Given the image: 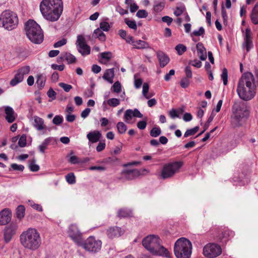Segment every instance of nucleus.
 I'll use <instances>...</instances> for the list:
<instances>
[{
    "label": "nucleus",
    "mask_w": 258,
    "mask_h": 258,
    "mask_svg": "<svg viewBox=\"0 0 258 258\" xmlns=\"http://www.w3.org/2000/svg\"><path fill=\"white\" fill-rule=\"evenodd\" d=\"M161 19L163 22L166 23L168 26L170 25L173 21L172 18L167 16L163 17Z\"/></svg>",
    "instance_id": "338daca9"
},
{
    "label": "nucleus",
    "mask_w": 258,
    "mask_h": 258,
    "mask_svg": "<svg viewBox=\"0 0 258 258\" xmlns=\"http://www.w3.org/2000/svg\"><path fill=\"white\" fill-rule=\"evenodd\" d=\"M33 118V125L38 131H41L46 128L44 123V120L42 118L37 116H34Z\"/></svg>",
    "instance_id": "a878e982"
},
{
    "label": "nucleus",
    "mask_w": 258,
    "mask_h": 258,
    "mask_svg": "<svg viewBox=\"0 0 258 258\" xmlns=\"http://www.w3.org/2000/svg\"><path fill=\"white\" fill-rule=\"evenodd\" d=\"M78 51L83 56L90 54L91 47L87 44L86 39L83 35H79L76 42Z\"/></svg>",
    "instance_id": "f8f14e48"
},
{
    "label": "nucleus",
    "mask_w": 258,
    "mask_h": 258,
    "mask_svg": "<svg viewBox=\"0 0 258 258\" xmlns=\"http://www.w3.org/2000/svg\"><path fill=\"white\" fill-rule=\"evenodd\" d=\"M222 253L221 246L216 243H210L206 244L203 248V254L209 258H214Z\"/></svg>",
    "instance_id": "9b49d317"
},
{
    "label": "nucleus",
    "mask_w": 258,
    "mask_h": 258,
    "mask_svg": "<svg viewBox=\"0 0 258 258\" xmlns=\"http://www.w3.org/2000/svg\"><path fill=\"white\" fill-rule=\"evenodd\" d=\"M191 252V242L186 238L181 237L175 242L174 253L176 258H189Z\"/></svg>",
    "instance_id": "39448f33"
},
{
    "label": "nucleus",
    "mask_w": 258,
    "mask_h": 258,
    "mask_svg": "<svg viewBox=\"0 0 258 258\" xmlns=\"http://www.w3.org/2000/svg\"><path fill=\"white\" fill-rule=\"evenodd\" d=\"M150 134L152 137H157L161 134V130L159 127H154L151 130Z\"/></svg>",
    "instance_id": "ea45409f"
},
{
    "label": "nucleus",
    "mask_w": 258,
    "mask_h": 258,
    "mask_svg": "<svg viewBox=\"0 0 258 258\" xmlns=\"http://www.w3.org/2000/svg\"><path fill=\"white\" fill-rule=\"evenodd\" d=\"M52 140H53V138L52 137H48L45 139L42 144L38 147L39 151L44 153L45 152V150L47 149L48 145Z\"/></svg>",
    "instance_id": "c85d7f7f"
},
{
    "label": "nucleus",
    "mask_w": 258,
    "mask_h": 258,
    "mask_svg": "<svg viewBox=\"0 0 258 258\" xmlns=\"http://www.w3.org/2000/svg\"><path fill=\"white\" fill-rule=\"evenodd\" d=\"M26 34L34 43L40 44L43 40V34L40 26L34 20H29L25 24Z\"/></svg>",
    "instance_id": "20e7f679"
},
{
    "label": "nucleus",
    "mask_w": 258,
    "mask_h": 258,
    "mask_svg": "<svg viewBox=\"0 0 258 258\" xmlns=\"http://www.w3.org/2000/svg\"><path fill=\"white\" fill-rule=\"evenodd\" d=\"M165 6V3L164 2H160L154 5V10L156 12H161Z\"/></svg>",
    "instance_id": "de8ad7c7"
},
{
    "label": "nucleus",
    "mask_w": 258,
    "mask_h": 258,
    "mask_svg": "<svg viewBox=\"0 0 258 258\" xmlns=\"http://www.w3.org/2000/svg\"><path fill=\"white\" fill-rule=\"evenodd\" d=\"M121 86L120 82L116 81L113 84L112 89L114 92L118 93L121 91Z\"/></svg>",
    "instance_id": "09e8293b"
},
{
    "label": "nucleus",
    "mask_w": 258,
    "mask_h": 258,
    "mask_svg": "<svg viewBox=\"0 0 258 258\" xmlns=\"http://www.w3.org/2000/svg\"><path fill=\"white\" fill-rule=\"evenodd\" d=\"M238 86L240 94L242 96L244 94V87L248 89L255 90V79L253 74L250 72L244 73L239 81Z\"/></svg>",
    "instance_id": "6e6552de"
},
{
    "label": "nucleus",
    "mask_w": 258,
    "mask_h": 258,
    "mask_svg": "<svg viewBox=\"0 0 258 258\" xmlns=\"http://www.w3.org/2000/svg\"><path fill=\"white\" fill-rule=\"evenodd\" d=\"M116 127L118 133L121 134L125 133L127 129L126 125L123 122H118Z\"/></svg>",
    "instance_id": "e433bc0d"
},
{
    "label": "nucleus",
    "mask_w": 258,
    "mask_h": 258,
    "mask_svg": "<svg viewBox=\"0 0 258 258\" xmlns=\"http://www.w3.org/2000/svg\"><path fill=\"white\" fill-rule=\"evenodd\" d=\"M93 35L94 37H97L101 41H104L106 40L105 35L99 28L94 30Z\"/></svg>",
    "instance_id": "c756f323"
},
{
    "label": "nucleus",
    "mask_w": 258,
    "mask_h": 258,
    "mask_svg": "<svg viewBox=\"0 0 258 258\" xmlns=\"http://www.w3.org/2000/svg\"><path fill=\"white\" fill-rule=\"evenodd\" d=\"M185 73L186 77L188 79H191L192 77V73L191 68L189 66H186L185 68Z\"/></svg>",
    "instance_id": "052dcab7"
},
{
    "label": "nucleus",
    "mask_w": 258,
    "mask_h": 258,
    "mask_svg": "<svg viewBox=\"0 0 258 258\" xmlns=\"http://www.w3.org/2000/svg\"><path fill=\"white\" fill-rule=\"evenodd\" d=\"M124 22L129 28L135 30L137 29V25L135 21L129 20L127 19H125Z\"/></svg>",
    "instance_id": "a18cd8bd"
},
{
    "label": "nucleus",
    "mask_w": 258,
    "mask_h": 258,
    "mask_svg": "<svg viewBox=\"0 0 258 258\" xmlns=\"http://www.w3.org/2000/svg\"><path fill=\"white\" fill-rule=\"evenodd\" d=\"M185 11V8L184 6H180L176 8L174 12V14L176 16H180Z\"/></svg>",
    "instance_id": "8fccbe9b"
},
{
    "label": "nucleus",
    "mask_w": 258,
    "mask_h": 258,
    "mask_svg": "<svg viewBox=\"0 0 258 258\" xmlns=\"http://www.w3.org/2000/svg\"><path fill=\"white\" fill-rule=\"evenodd\" d=\"M123 174L125 178L132 180L140 175V172L138 169H135L133 170H125Z\"/></svg>",
    "instance_id": "b1692460"
},
{
    "label": "nucleus",
    "mask_w": 258,
    "mask_h": 258,
    "mask_svg": "<svg viewBox=\"0 0 258 258\" xmlns=\"http://www.w3.org/2000/svg\"><path fill=\"white\" fill-rule=\"evenodd\" d=\"M20 239L23 247L30 250L38 249L41 244L40 233L35 228H29L23 231L20 235Z\"/></svg>",
    "instance_id": "7ed1b4c3"
},
{
    "label": "nucleus",
    "mask_w": 258,
    "mask_h": 258,
    "mask_svg": "<svg viewBox=\"0 0 258 258\" xmlns=\"http://www.w3.org/2000/svg\"><path fill=\"white\" fill-rule=\"evenodd\" d=\"M244 94L243 96L241 95L239 91V86H237V92L239 97L242 100L248 101L252 99L255 94V89H248L246 87H244Z\"/></svg>",
    "instance_id": "f3484780"
},
{
    "label": "nucleus",
    "mask_w": 258,
    "mask_h": 258,
    "mask_svg": "<svg viewBox=\"0 0 258 258\" xmlns=\"http://www.w3.org/2000/svg\"><path fill=\"white\" fill-rule=\"evenodd\" d=\"M66 179L67 181L71 184L75 183L76 178L74 174L72 172L68 173L66 176Z\"/></svg>",
    "instance_id": "a19ab883"
},
{
    "label": "nucleus",
    "mask_w": 258,
    "mask_h": 258,
    "mask_svg": "<svg viewBox=\"0 0 258 258\" xmlns=\"http://www.w3.org/2000/svg\"><path fill=\"white\" fill-rule=\"evenodd\" d=\"M134 48L141 49L144 48H149L150 46L149 44L145 41L138 40L135 41L134 44H133Z\"/></svg>",
    "instance_id": "cd10ccee"
},
{
    "label": "nucleus",
    "mask_w": 258,
    "mask_h": 258,
    "mask_svg": "<svg viewBox=\"0 0 258 258\" xmlns=\"http://www.w3.org/2000/svg\"><path fill=\"white\" fill-rule=\"evenodd\" d=\"M12 213L8 209L3 210L0 212V225H4L11 220Z\"/></svg>",
    "instance_id": "a211bd4d"
},
{
    "label": "nucleus",
    "mask_w": 258,
    "mask_h": 258,
    "mask_svg": "<svg viewBox=\"0 0 258 258\" xmlns=\"http://www.w3.org/2000/svg\"><path fill=\"white\" fill-rule=\"evenodd\" d=\"M175 50L177 53L181 55L186 50V47L184 45L179 44L176 46Z\"/></svg>",
    "instance_id": "49530a36"
},
{
    "label": "nucleus",
    "mask_w": 258,
    "mask_h": 258,
    "mask_svg": "<svg viewBox=\"0 0 258 258\" xmlns=\"http://www.w3.org/2000/svg\"><path fill=\"white\" fill-rule=\"evenodd\" d=\"M27 137L26 135H23L21 136L18 141V145L21 147H24L26 146Z\"/></svg>",
    "instance_id": "3c124183"
},
{
    "label": "nucleus",
    "mask_w": 258,
    "mask_h": 258,
    "mask_svg": "<svg viewBox=\"0 0 258 258\" xmlns=\"http://www.w3.org/2000/svg\"><path fill=\"white\" fill-rule=\"evenodd\" d=\"M143 246L154 255L171 258L168 250L162 245V240L158 235H149L142 240Z\"/></svg>",
    "instance_id": "f03ea898"
},
{
    "label": "nucleus",
    "mask_w": 258,
    "mask_h": 258,
    "mask_svg": "<svg viewBox=\"0 0 258 258\" xmlns=\"http://www.w3.org/2000/svg\"><path fill=\"white\" fill-rule=\"evenodd\" d=\"M18 23L17 15L9 10L4 11L0 14V27L6 30L11 31L15 29Z\"/></svg>",
    "instance_id": "423d86ee"
},
{
    "label": "nucleus",
    "mask_w": 258,
    "mask_h": 258,
    "mask_svg": "<svg viewBox=\"0 0 258 258\" xmlns=\"http://www.w3.org/2000/svg\"><path fill=\"white\" fill-rule=\"evenodd\" d=\"M25 208L24 206L20 205L16 209L17 217L20 219L23 218L25 215Z\"/></svg>",
    "instance_id": "7c9ffc66"
},
{
    "label": "nucleus",
    "mask_w": 258,
    "mask_h": 258,
    "mask_svg": "<svg viewBox=\"0 0 258 258\" xmlns=\"http://www.w3.org/2000/svg\"><path fill=\"white\" fill-rule=\"evenodd\" d=\"M190 84L189 79L183 78L180 81V86L183 88H187Z\"/></svg>",
    "instance_id": "603ef678"
},
{
    "label": "nucleus",
    "mask_w": 258,
    "mask_h": 258,
    "mask_svg": "<svg viewBox=\"0 0 258 258\" xmlns=\"http://www.w3.org/2000/svg\"><path fill=\"white\" fill-rule=\"evenodd\" d=\"M29 72L30 67L29 66L22 67L18 70L14 78L11 81L10 85L12 86H15L21 82L23 80L24 76L28 74Z\"/></svg>",
    "instance_id": "4468645a"
},
{
    "label": "nucleus",
    "mask_w": 258,
    "mask_h": 258,
    "mask_svg": "<svg viewBox=\"0 0 258 258\" xmlns=\"http://www.w3.org/2000/svg\"><path fill=\"white\" fill-rule=\"evenodd\" d=\"M69 162L71 164H75L81 163L79 159L76 156H71L69 160Z\"/></svg>",
    "instance_id": "69168bd1"
},
{
    "label": "nucleus",
    "mask_w": 258,
    "mask_h": 258,
    "mask_svg": "<svg viewBox=\"0 0 258 258\" xmlns=\"http://www.w3.org/2000/svg\"><path fill=\"white\" fill-rule=\"evenodd\" d=\"M123 233V231L121 230V228L118 227H110L107 230V235L111 238L119 237Z\"/></svg>",
    "instance_id": "412c9836"
},
{
    "label": "nucleus",
    "mask_w": 258,
    "mask_h": 258,
    "mask_svg": "<svg viewBox=\"0 0 258 258\" xmlns=\"http://www.w3.org/2000/svg\"><path fill=\"white\" fill-rule=\"evenodd\" d=\"M183 165L181 161H177L168 163L164 166L161 176L163 179L170 178L173 176Z\"/></svg>",
    "instance_id": "9d476101"
},
{
    "label": "nucleus",
    "mask_w": 258,
    "mask_h": 258,
    "mask_svg": "<svg viewBox=\"0 0 258 258\" xmlns=\"http://www.w3.org/2000/svg\"><path fill=\"white\" fill-rule=\"evenodd\" d=\"M149 86L147 83H144L143 86V90L142 94L147 99H149L151 96L148 95V92L149 91Z\"/></svg>",
    "instance_id": "c03bdc74"
},
{
    "label": "nucleus",
    "mask_w": 258,
    "mask_h": 258,
    "mask_svg": "<svg viewBox=\"0 0 258 258\" xmlns=\"http://www.w3.org/2000/svg\"><path fill=\"white\" fill-rule=\"evenodd\" d=\"M45 78L42 75H40L38 76L36 81V84L39 88H40V89L43 88L45 85Z\"/></svg>",
    "instance_id": "c9c22d12"
},
{
    "label": "nucleus",
    "mask_w": 258,
    "mask_h": 258,
    "mask_svg": "<svg viewBox=\"0 0 258 258\" xmlns=\"http://www.w3.org/2000/svg\"><path fill=\"white\" fill-rule=\"evenodd\" d=\"M148 14L146 11L144 10H140L137 12L136 16L140 18H145L148 16Z\"/></svg>",
    "instance_id": "5fc2aeb1"
},
{
    "label": "nucleus",
    "mask_w": 258,
    "mask_h": 258,
    "mask_svg": "<svg viewBox=\"0 0 258 258\" xmlns=\"http://www.w3.org/2000/svg\"><path fill=\"white\" fill-rule=\"evenodd\" d=\"M67 43V40L66 39H62L61 40L55 42L53 46L55 48L59 47L65 45Z\"/></svg>",
    "instance_id": "680f3d73"
},
{
    "label": "nucleus",
    "mask_w": 258,
    "mask_h": 258,
    "mask_svg": "<svg viewBox=\"0 0 258 258\" xmlns=\"http://www.w3.org/2000/svg\"><path fill=\"white\" fill-rule=\"evenodd\" d=\"M157 56L158 58L161 67H164L169 61V57L163 51H158L157 52Z\"/></svg>",
    "instance_id": "4be33fe9"
},
{
    "label": "nucleus",
    "mask_w": 258,
    "mask_h": 258,
    "mask_svg": "<svg viewBox=\"0 0 258 258\" xmlns=\"http://www.w3.org/2000/svg\"><path fill=\"white\" fill-rule=\"evenodd\" d=\"M79 246L83 247L86 250L91 252H97L101 248L102 242L99 240H96L93 236H90L86 240H82V243Z\"/></svg>",
    "instance_id": "1a4fd4ad"
},
{
    "label": "nucleus",
    "mask_w": 258,
    "mask_h": 258,
    "mask_svg": "<svg viewBox=\"0 0 258 258\" xmlns=\"http://www.w3.org/2000/svg\"><path fill=\"white\" fill-rule=\"evenodd\" d=\"M11 167L14 170L23 171L24 169V167L22 165H18L16 163L11 164Z\"/></svg>",
    "instance_id": "e2e57ef3"
},
{
    "label": "nucleus",
    "mask_w": 258,
    "mask_h": 258,
    "mask_svg": "<svg viewBox=\"0 0 258 258\" xmlns=\"http://www.w3.org/2000/svg\"><path fill=\"white\" fill-rule=\"evenodd\" d=\"M251 31L250 28H247L244 34V42L243 47L245 48L247 52H248L250 48L253 47L252 41L251 40Z\"/></svg>",
    "instance_id": "dca6fc26"
},
{
    "label": "nucleus",
    "mask_w": 258,
    "mask_h": 258,
    "mask_svg": "<svg viewBox=\"0 0 258 258\" xmlns=\"http://www.w3.org/2000/svg\"><path fill=\"white\" fill-rule=\"evenodd\" d=\"M182 112V110H176L175 109H172L169 111V115L171 118L174 119L175 118H179V114L181 113Z\"/></svg>",
    "instance_id": "72a5a7b5"
},
{
    "label": "nucleus",
    "mask_w": 258,
    "mask_h": 258,
    "mask_svg": "<svg viewBox=\"0 0 258 258\" xmlns=\"http://www.w3.org/2000/svg\"><path fill=\"white\" fill-rule=\"evenodd\" d=\"M87 138L89 143L93 144L100 141L102 138V134L98 131H94L89 132L87 135Z\"/></svg>",
    "instance_id": "6ab92c4d"
},
{
    "label": "nucleus",
    "mask_w": 258,
    "mask_h": 258,
    "mask_svg": "<svg viewBox=\"0 0 258 258\" xmlns=\"http://www.w3.org/2000/svg\"><path fill=\"white\" fill-rule=\"evenodd\" d=\"M59 86L62 88L66 92H68L72 88L71 85L65 84L64 83H59Z\"/></svg>",
    "instance_id": "bf43d9fd"
},
{
    "label": "nucleus",
    "mask_w": 258,
    "mask_h": 258,
    "mask_svg": "<svg viewBox=\"0 0 258 258\" xmlns=\"http://www.w3.org/2000/svg\"><path fill=\"white\" fill-rule=\"evenodd\" d=\"M137 125L139 129L144 130L147 126V122L145 120L139 121Z\"/></svg>",
    "instance_id": "774afa93"
},
{
    "label": "nucleus",
    "mask_w": 258,
    "mask_h": 258,
    "mask_svg": "<svg viewBox=\"0 0 258 258\" xmlns=\"http://www.w3.org/2000/svg\"><path fill=\"white\" fill-rule=\"evenodd\" d=\"M63 58H65L68 63H74L76 61L75 56L70 53H66L63 55Z\"/></svg>",
    "instance_id": "473e14b6"
},
{
    "label": "nucleus",
    "mask_w": 258,
    "mask_h": 258,
    "mask_svg": "<svg viewBox=\"0 0 258 258\" xmlns=\"http://www.w3.org/2000/svg\"><path fill=\"white\" fill-rule=\"evenodd\" d=\"M5 111L6 114V120L9 123L13 122L15 120L16 116L14 109L11 107L7 106L5 107Z\"/></svg>",
    "instance_id": "aec40b11"
},
{
    "label": "nucleus",
    "mask_w": 258,
    "mask_h": 258,
    "mask_svg": "<svg viewBox=\"0 0 258 258\" xmlns=\"http://www.w3.org/2000/svg\"><path fill=\"white\" fill-rule=\"evenodd\" d=\"M40 10L43 17L47 21H57L63 11L62 0H42Z\"/></svg>",
    "instance_id": "f257e3e1"
},
{
    "label": "nucleus",
    "mask_w": 258,
    "mask_h": 258,
    "mask_svg": "<svg viewBox=\"0 0 258 258\" xmlns=\"http://www.w3.org/2000/svg\"><path fill=\"white\" fill-rule=\"evenodd\" d=\"M107 103L111 107H116L120 104V100L118 99L113 98L107 100Z\"/></svg>",
    "instance_id": "58836bf2"
},
{
    "label": "nucleus",
    "mask_w": 258,
    "mask_h": 258,
    "mask_svg": "<svg viewBox=\"0 0 258 258\" xmlns=\"http://www.w3.org/2000/svg\"><path fill=\"white\" fill-rule=\"evenodd\" d=\"M17 229V224L13 223L5 228L4 232V238L6 243H8L11 241L13 236L16 234Z\"/></svg>",
    "instance_id": "2eb2a0df"
},
{
    "label": "nucleus",
    "mask_w": 258,
    "mask_h": 258,
    "mask_svg": "<svg viewBox=\"0 0 258 258\" xmlns=\"http://www.w3.org/2000/svg\"><path fill=\"white\" fill-rule=\"evenodd\" d=\"M110 25L107 22H102L100 24V28L104 31H108L110 29Z\"/></svg>",
    "instance_id": "864d4df0"
},
{
    "label": "nucleus",
    "mask_w": 258,
    "mask_h": 258,
    "mask_svg": "<svg viewBox=\"0 0 258 258\" xmlns=\"http://www.w3.org/2000/svg\"><path fill=\"white\" fill-rule=\"evenodd\" d=\"M250 19L253 24L254 25L258 24V2L252 10L250 14Z\"/></svg>",
    "instance_id": "bb28decb"
},
{
    "label": "nucleus",
    "mask_w": 258,
    "mask_h": 258,
    "mask_svg": "<svg viewBox=\"0 0 258 258\" xmlns=\"http://www.w3.org/2000/svg\"><path fill=\"white\" fill-rule=\"evenodd\" d=\"M199 127L196 126L192 128L187 130L184 134V137L187 138L190 136L195 135L199 131Z\"/></svg>",
    "instance_id": "f704fd0d"
},
{
    "label": "nucleus",
    "mask_w": 258,
    "mask_h": 258,
    "mask_svg": "<svg viewBox=\"0 0 258 258\" xmlns=\"http://www.w3.org/2000/svg\"><path fill=\"white\" fill-rule=\"evenodd\" d=\"M133 111L132 109H127L125 111L124 115V119L126 122L128 123L134 116L133 115Z\"/></svg>",
    "instance_id": "4c0bfd02"
},
{
    "label": "nucleus",
    "mask_w": 258,
    "mask_h": 258,
    "mask_svg": "<svg viewBox=\"0 0 258 258\" xmlns=\"http://www.w3.org/2000/svg\"><path fill=\"white\" fill-rule=\"evenodd\" d=\"M197 49L198 56L201 60H205L207 58V52L206 48L201 42L197 44Z\"/></svg>",
    "instance_id": "5701e85b"
},
{
    "label": "nucleus",
    "mask_w": 258,
    "mask_h": 258,
    "mask_svg": "<svg viewBox=\"0 0 258 258\" xmlns=\"http://www.w3.org/2000/svg\"><path fill=\"white\" fill-rule=\"evenodd\" d=\"M235 111L232 117V123L234 126L242 124L249 115V111L244 105H236Z\"/></svg>",
    "instance_id": "0eeeda50"
},
{
    "label": "nucleus",
    "mask_w": 258,
    "mask_h": 258,
    "mask_svg": "<svg viewBox=\"0 0 258 258\" xmlns=\"http://www.w3.org/2000/svg\"><path fill=\"white\" fill-rule=\"evenodd\" d=\"M63 118L61 116L56 115L52 120V122L55 125H59L62 122Z\"/></svg>",
    "instance_id": "13d9d810"
},
{
    "label": "nucleus",
    "mask_w": 258,
    "mask_h": 258,
    "mask_svg": "<svg viewBox=\"0 0 258 258\" xmlns=\"http://www.w3.org/2000/svg\"><path fill=\"white\" fill-rule=\"evenodd\" d=\"M205 33V29L203 27H201L198 30H195L192 32L191 35L196 36H202Z\"/></svg>",
    "instance_id": "6e6d98bb"
},
{
    "label": "nucleus",
    "mask_w": 258,
    "mask_h": 258,
    "mask_svg": "<svg viewBox=\"0 0 258 258\" xmlns=\"http://www.w3.org/2000/svg\"><path fill=\"white\" fill-rule=\"evenodd\" d=\"M101 57L102 59L109 60L111 57V53L110 52H104L101 53Z\"/></svg>",
    "instance_id": "0e129e2a"
},
{
    "label": "nucleus",
    "mask_w": 258,
    "mask_h": 258,
    "mask_svg": "<svg viewBox=\"0 0 258 258\" xmlns=\"http://www.w3.org/2000/svg\"><path fill=\"white\" fill-rule=\"evenodd\" d=\"M221 77L223 81V84L227 85L228 83V71L226 68L223 69Z\"/></svg>",
    "instance_id": "37998d69"
},
{
    "label": "nucleus",
    "mask_w": 258,
    "mask_h": 258,
    "mask_svg": "<svg viewBox=\"0 0 258 258\" xmlns=\"http://www.w3.org/2000/svg\"><path fill=\"white\" fill-rule=\"evenodd\" d=\"M132 213L127 209H120L118 212V215L120 217H127L130 216Z\"/></svg>",
    "instance_id": "79ce46f5"
},
{
    "label": "nucleus",
    "mask_w": 258,
    "mask_h": 258,
    "mask_svg": "<svg viewBox=\"0 0 258 258\" xmlns=\"http://www.w3.org/2000/svg\"><path fill=\"white\" fill-rule=\"evenodd\" d=\"M69 236L78 245L82 243V235L76 224H71L68 230Z\"/></svg>",
    "instance_id": "ddd939ff"
},
{
    "label": "nucleus",
    "mask_w": 258,
    "mask_h": 258,
    "mask_svg": "<svg viewBox=\"0 0 258 258\" xmlns=\"http://www.w3.org/2000/svg\"><path fill=\"white\" fill-rule=\"evenodd\" d=\"M35 163L36 160L34 159L29 161V167L31 171L36 172L39 170V166Z\"/></svg>",
    "instance_id": "2f4dec72"
},
{
    "label": "nucleus",
    "mask_w": 258,
    "mask_h": 258,
    "mask_svg": "<svg viewBox=\"0 0 258 258\" xmlns=\"http://www.w3.org/2000/svg\"><path fill=\"white\" fill-rule=\"evenodd\" d=\"M114 77V69L112 68L110 69H107L103 76H102V78L107 81L110 84H112L113 82V78Z\"/></svg>",
    "instance_id": "393cba45"
},
{
    "label": "nucleus",
    "mask_w": 258,
    "mask_h": 258,
    "mask_svg": "<svg viewBox=\"0 0 258 258\" xmlns=\"http://www.w3.org/2000/svg\"><path fill=\"white\" fill-rule=\"evenodd\" d=\"M105 146L106 144L104 141H100L96 147V151L98 152H100L105 149Z\"/></svg>",
    "instance_id": "4d7b16f0"
}]
</instances>
